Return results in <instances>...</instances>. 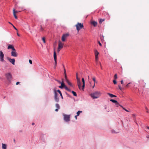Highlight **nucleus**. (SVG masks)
<instances>
[{"mask_svg":"<svg viewBox=\"0 0 149 149\" xmlns=\"http://www.w3.org/2000/svg\"><path fill=\"white\" fill-rule=\"evenodd\" d=\"M110 101L113 103H116V102H117V100L112 99H111Z\"/></svg>","mask_w":149,"mask_h":149,"instance_id":"23","label":"nucleus"},{"mask_svg":"<svg viewBox=\"0 0 149 149\" xmlns=\"http://www.w3.org/2000/svg\"><path fill=\"white\" fill-rule=\"evenodd\" d=\"M63 44L60 41H58V48L61 49L63 47Z\"/></svg>","mask_w":149,"mask_h":149,"instance_id":"12","label":"nucleus"},{"mask_svg":"<svg viewBox=\"0 0 149 149\" xmlns=\"http://www.w3.org/2000/svg\"><path fill=\"white\" fill-rule=\"evenodd\" d=\"M107 94L108 95L111 97L113 98V97H116V96L115 95H114L112 94L108 93Z\"/></svg>","mask_w":149,"mask_h":149,"instance_id":"15","label":"nucleus"},{"mask_svg":"<svg viewBox=\"0 0 149 149\" xmlns=\"http://www.w3.org/2000/svg\"><path fill=\"white\" fill-rule=\"evenodd\" d=\"M70 115L65 114L64 115V120L66 122L69 121L70 120Z\"/></svg>","mask_w":149,"mask_h":149,"instance_id":"6","label":"nucleus"},{"mask_svg":"<svg viewBox=\"0 0 149 149\" xmlns=\"http://www.w3.org/2000/svg\"><path fill=\"white\" fill-rule=\"evenodd\" d=\"M119 132H116L114 130H112L111 131V133H118Z\"/></svg>","mask_w":149,"mask_h":149,"instance_id":"29","label":"nucleus"},{"mask_svg":"<svg viewBox=\"0 0 149 149\" xmlns=\"http://www.w3.org/2000/svg\"><path fill=\"white\" fill-rule=\"evenodd\" d=\"M18 11H16V13H18Z\"/></svg>","mask_w":149,"mask_h":149,"instance_id":"63","label":"nucleus"},{"mask_svg":"<svg viewBox=\"0 0 149 149\" xmlns=\"http://www.w3.org/2000/svg\"><path fill=\"white\" fill-rule=\"evenodd\" d=\"M77 116H77V115H76V116H75V119H77Z\"/></svg>","mask_w":149,"mask_h":149,"instance_id":"54","label":"nucleus"},{"mask_svg":"<svg viewBox=\"0 0 149 149\" xmlns=\"http://www.w3.org/2000/svg\"><path fill=\"white\" fill-rule=\"evenodd\" d=\"M97 24V23L96 22L94 21V26H95Z\"/></svg>","mask_w":149,"mask_h":149,"instance_id":"32","label":"nucleus"},{"mask_svg":"<svg viewBox=\"0 0 149 149\" xmlns=\"http://www.w3.org/2000/svg\"><path fill=\"white\" fill-rule=\"evenodd\" d=\"M146 109L147 110L146 112L148 113H149V111L148 110V108L146 107H145Z\"/></svg>","mask_w":149,"mask_h":149,"instance_id":"39","label":"nucleus"},{"mask_svg":"<svg viewBox=\"0 0 149 149\" xmlns=\"http://www.w3.org/2000/svg\"><path fill=\"white\" fill-rule=\"evenodd\" d=\"M75 26L76 27V29L78 32H79V31L81 29H84V28L83 24H81L79 22L77 23V24L75 25Z\"/></svg>","mask_w":149,"mask_h":149,"instance_id":"1","label":"nucleus"},{"mask_svg":"<svg viewBox=\"0 0 149 149\" xmlns=\"http://www.w3.org/2000/svg\"><path fill=\"white\" fill-rule=\"evenodd\" d=\"M114 78L115 79H117V74H115L114 76Z\"/></svg>","mask_w":149,"mask_h":149,"instance_id":"35","label":"nucleus"},{"mask_svg":"<svg viewBox=\"0 0 149 149\" xmlns=\"http://www.w3.org/2000/svg\"><path fill=\"white\" fill-rule=\"evenodd\" d=\"M99 52H98V51L96 50L95 51V61L97 64H100L101 65V63L100 62H99L98 61V55L99 54Z\"/></svg>","mask_w":149,"mask_h":149,"instance_id":"2","label":"nucleus"},{"mask_svg":"<svg viewBox=\"0 0 149 149\" xmlns=\"http://www.w3.org/2000/svg\"><path fill=\"white\" fill-rule=\"evenodd\" d=\"M120 106L121 108H122L123 109H124V108L121 105H120L119 106Z\"/></svg>","mask_w":149,"mask_h":149,"instance_id":"50","label":"nucleus"},{"mask_svg":"<svg viewBox=\"0 0 149 149\" xmlns=\"http://www.w3.org/2000/svg\"><path fill=\"white\" fill-rule=\"evenodd\" d=\"M54 97L55 101L56 102H58L59 101V98L57 97V96L55 97Z\"/></svg>","mask_w":149,"mask_h":149,"instance_id":"22","label":"nucleus"},{"mask_svg":"<svg viewBox=\"0 0 149 149\" xmlns=\"http://www.w3.org/2000/svg\"><path fill=\"white\" fill-rule=\"evenodd\" d=\"M63 68H64V74H66V71L65 69L64 68V66H63Z\"/></svg>","mask_w":149,"mask_h":149,"instance_id":"38","label":"nucleus"},{"mask_svg":"<svg viewBox=\"0 0 149 149\" xmlns=\"http://www.w3.org/2000/svg\"><path fill=\"white\" fill-rule=\"evenodd\" d=\"M40 31H42L44 30L42 28L41 25L40 26Z\"/></svg>","mask_w":149,"mask_h":149,"instance_id":"36","label":"nucleus"},{"mask_svg":"<svg viewBox=\"0 0 149 149\" xmlns=\"http://www.w3.org/2000/svg\"><path fill=\"white\" fill-rule=\"evenodd\" d=\"M120 82H121V84H123V80H121Z\"/></svg>","mask_w":149,"mask_h":149,"instance_id":"52","label":"nucleus"},{"mask_svg":"<svg viewBox=\"0 0 149 149\" xmlns=\"http://www.w3.org/2000/svg\"><path fill=\"white\" fill-rule=\"evenodd\" d=\"M9 23L10 24H11L12 26H13V25L12 24H11L10 22H9Z\"/></svg>","mask_w":149,"mask_h":149,"instance_id":"56","label":"nucleus"},{"mask_svg":"<svg viewBox=\"0 0 149 149\" xmlns=\"http://www.w3.org/2000/svg\"><path fill=\"white\" fill-rule=\"evenodd\" d=\"M113 82L114 84H117V81L115 80H113Z\"/></svg>","mask_w":149,"mask_h":149,"instance_id":"37","label":"nucleus"},{"mask_svg":"<svg viewBox=\"0 0 149 149\" xmlns=\"http://www.w3.org/2000/svg\"><path fill=\"white\" fill-rule=\"evenodd\" d=\"M13 140H14V142H15V140L14 139Z\"/></svg>","mask_w":149,"mask_h":149,"instance_id":"61","label":"nucleus"},{"mask_svg":"<svg viewBox=\"0 0 149 149\" xmlns=\"http://www.w3.org/2000/svg\"><path fill=\"white\" fill-rule=\"evenodd\" d=\"M64 88L67 91H70V89L68 88L65 85Z\"/></svg>","mask_w":149,"mask_h":149,"instance_id":"24","label":"nucleus"},{"mask_svg":"<svg viewBox=\"0 0 149 149\" xmlns=\"http://www.w3.org/2000/svg\"><path fill=\"white\" fill-rule=\"evenodd\" d=\"M91 24L92 25H93V20H91Z\"/></svg>","mask_w":149,"mask_h":149,"instance_id":"44","label":"nucleus"},{"mask_svg":"<svg viewBox=\"0 0 149 149\" xmlns=\"http://www.w3.org/2000/svg\"><path fill=\"white\" fill-rule=\"evenodd\" d=\"M61 49L58 48V49H57V52H59Z\"/></svg>","mask_w":149,"mask_h":149,"instance_id":"42","label":"nucleus"},{"mask_svg":"<svg viewBox=\"0 0 149 149\" xmlns=\"http://www.w3.org/2000/svg\"><path fill=\"white\" fill-rule=\"evenodd\" d=\"M118 87L120 90H122V88L121 87V86L120 85H118Z\"/></svg>","mask_w":149,"mask_h":149,"instance_id":"41","label":"nucleus"},{"mask_svg":"<svg viewBox=\"0 0 149 149\" xmlns=\"http://www.w3.org/2000/svg\"><path fill=\"white\" fill-rule=\"evenodd\" d=\"M55 106L57 108V109H60V106L58 104H56L55 105Z\"/></svg>","mask_w":149,"mask_h":149,"instance_id":"30","label":"nucleus"},{"mask_svg":"<svg viewBox=\"0 0 149 149\" xmlns=\"http://www.w3.org/2000/svg\"><path fill=\"white\" fill-rule=\"evenodd\" d=\"M94 88L95 87V83H96L97 82V81L95 80V79L94 77Z\"/></svg>","mask_w":149,"mask_h":149,"instance_id":"31","label":"nucleus"},{"mask_svg":"<svg viewBox=\"0 0 149 149\" xmlns=\"http://www.w3.org/2000/svg\"><path fill=\"white\" fill-rule=\"evenodd\" d=\"M42 40L44 42V43H45V37H43L42 38Z\"/></svg>","mask_w":149,"mask_h":149,"instance_id":"34","label":"nucleus"},{"mask_svg":"<svg viewBox=\"0 0 149 149\" xmlns=\"http://www.w3.org/2000/svg\"><path fill=\"white\" fill-rule=\"evenodd\" d=\"M32 125H34V123H32Z\"/></svg>","mask_w":149,"mask_h":149,"instance_id":"59","label":"nucleus"},{"mask_svg":"<svg viewBox=\"0 0 149 149\" xmlns=\"http://www.w3.org/2000/svg\"><path fill=\"white\" fill-rule=\"evenodd\" d=\"M61 84V86H59L58 87L59 88H64L65 85V84H64V83L63 82H62Z\"/></svg>","mask_w":149,"mask_h":149,"instance_id":"16","label":"nucleus"},{"mask_svg":"<svg viewBox=\"0 0 149 149\" xmlns=\"http://www.w3.org/2000/svg\"><path fill=\"white\" fill-rule=\"evenodd\" d=\"M66 81L69 85H70V86H72V84L68 80V79H66Z\"/></svg>","mask_w":149,"mask_h":149,"instance_id":"25","label":"nucleus"},{"mask_svg":"<svg viewBox=\"0 0 149 149\" xmlns=\"http://www.w3.org/2000/svg\"><path fill=\"white\" fill-rule=\"evenodd\" d=\"M8 49H11L13 51H16L15 49L14 48L13 45H8Z\"/></svg>","mask_w":149,"mask_h":149,"instance_id":"13","label":"nucleus"},{"mask_svg":"<svg viewBox=\"0 0 149 149\" xmlns=\"http://www.w3.org/2000/svg\"><path fill=\"white\" fill-rule=\"evenodd\" d=\"M6 77L9 81L12 79V76L10 73H8L6 74Z\"/></svg>","mask_w":149,"mask_h":149,"instance_id":"10","label":"nucleus"},{"mask_svg":"<svg viewBox=\"0 0 149 149\" xmlns=\"http://www.w3.org/2000/svg\"><path fill=\"white\" fill-rule=\"evenodd\" d=\"M76 78L77 80V83L78 88L79 89H81V84L80 81V80L79 78L78 77V74H76Z\"/></svg>","mask_w":149,"mask_h":149,"instance_id":"3","label":"nucleus"},{"mask_svg":"<svg viewBox=\"0 0 149 149\" xmlns=\"http://www.w3.org/2000/svg\"><path fill=\"white\" fill-rule=\"evenodd\" d=\"M100 37L102 41H104V37L103 35L101 34H100Z\"/></svg>","mask_w":149,"mask_h":149,"instance_id":"20","label":"nucleus"},{"mask_svg":"<svg viewBox=\"0 0 149 149\" xmlns=\"http://www.w3.org/2000/svg\"><path fill=\"white\" fill-rule=\"evenodd\" d=\"M82 111H78L77 113V116H78L79 115L80 113H82Z\"/></svg>","mask_w":149,"mask_h":149,"instance_id":"26","label":"nucleus"},{"mask_svg":"<svg viewBox=\"0 0 149 149\" xmlns=\"http://www.w3.org/2000/svg\"><path fill=\"white\" fill-rule=\"evenodd\" d=\"M67 95H68V97H70V96L69 95H68V94H67Z\"/></svg>","mask_w":149,"mask_h":149,"instance_id":"58","label":"nucleus"},{"mask_svg":"<svg viewBox=\"0 0 149 149\" xmlns=\"http://www.w3.org/2000/svg\"><path fill=\"white\" fill-rule=\"evenodd\" d=\"M130 84V83H129L128 84L126 85V87H128V85L129 84Z\"/></svg>","mask_w":149,"mask_h":149,"instance_id":"53","label":"nucleus"},{"mask_svg":"<svg viewBox=\"0 0 149 149\" xmlns=\"http://www.w3.org/2000/svg\"><path fill=\"white\" fill-rule=\"evenodd\" d=\"M54 59L55 61V66L54 67V68L55 69L56 68V64H57V58H56V52L55 51H54Z\"/></svg>","mask_w":149,"mask_h":149,"instance_id":"8","label":"nucleus"},{"mask_svg":"<svg viewBox=\"0 0 149 149\" xmlns=\"http://www.w3.org/2000/svg\"><path fill=\"white\" fill-rule=\"evenodd\" d=\"M101 95V93L100 92L96 91L94 92V99L100 97Z\"/></svg>","mask_w":149,"mask_h":149,"instance_id":"4","label":"nucleus"},{"mask_svg":"<svg viewBox=\"0 0 149 149\" xmlns=\"http://www.w3.org/2000/svg\"><path fill=\"white\" fill-rule=\"evenodd\" d=\"M7 59L9 61L12 63L13 65H14L15 64V60L14 58L11 59L9 57H7Z\"/></svg>","mask_w":149,"mask_h":149,"instance_id":"9","label":"nucleus"},{"mask_svg":"<svg viewBox=\"0 0 149 149\" xmlns=\"http://www.w3.org/2000/svg\"><path fill=\"white\" fill-rule=\"evenodd\" d=\"M56 81H58L59 83L61 84V81H59V80H56Z\"/></svg>","mask_w":149,"mask_h":149,"instance_id":"51","label":"nucleus"},{"mask_svg":"<svg viewBox=\"0 0 149 149\" xmlns=\"http://www.w3.org/2000/svg\"><path fill=\"white\" fill-rule=\"evenodd\" d=\"M15 13H16V11H15V9H13V15H14L15 18L16 19H17V16L16 15Z\"/></svg>","mask_w":149,"mask_h":149,"instance_id":"17","label":"nucleus"},{"mask_svg":"<svg viewBox=\"0 0 149 149\" xmlns=\"http://www.w3.org/2000/svg\"><path fill=\"white\" fill-rule=\"evenodd\" d=\"M69 35L68 33H66L64 34L63 35L62 38L61 40L63 42H65V39L69 36Z\"/></svg>","mask_w":149,"mask_h":149,"instance_id":"5","label":"nucleus"},{"mask_svg":"<svg viewBox=\"0 0 149 149\" xmlns=\"http://www.w3.org/2000/svg\"><path fill=\"white\" fill-rule=\"evenodd\" d=\"M104 19H100L99 21V23L101 24L102 22H103L104 21Z\"/></svg>","mask_w":149,"mask_h":149,"instance_id":"28","label":"nucleus"},{"mask_svg":"<svg viewBox=\"0 0 149 149\" xmlns=\"http://www.w3.org/2000/svg\"><path fill=\"white\" fill-rule=\"evenodd\" d=\"M13 28H14V29H15L17 31V29H16V28L15 27V26L13 25Z\"/></svg>","mask_w":149,"mask_h":149,"instance_id":"48","label":"nucleus"},{"mask_svg":"<svg viewBox=\"0 0 149 149\" xmlns=\"http://www.w3.org/2000/svg\"><path fill=\"white\" fill-rule=\"evenodd\" d=\"M72 93L73 94V95L75 96H77V94L74 91H72Z\"/></svg>","mask_w":149,"mask_h":149,"instance_id":"27","label":"nucleus"},{"mask_svg":"<svg viewBox=\"0 0 149 149\" xmlns=\"http://www.w3.org/2000/svg\"><path fill=\"white\" fill-rule=\"evenodd\" d=\"M11 56L16 57L18 56V54L16 52V51H13L11 52Z\"/></svg>","mask_w":149,"mask_h":149,"instance_id":"11","label":"nucleus"},{"mask_svg":"<svg viewBox=\"0 0 149 149\" xmlns=\"http://www.w3.org/2000/svg\"><path fill=\"white\" fill-rule=\"evenodd\" d=\"M146 137H147V138H149V136H148H148H147Z\"/></svg>","mask_w":149,"mask_h":149,"instance_id":"62","label":"nucleus"},{"mask_svg":"<svg viewBox=\"0 0 149 149\" xmlns=\"http://www.w3.org/2000/svg\"><path fill=\"white\" fill-rule=\"evenodd\" d=\"M58 109H55V111H58Z\"/></svg>","mask_w":149,"mask_h":149,"instance_id":"55","label":"nucleus"},{"mask_svg":"<svg viewBox=\"0 0 149 149\" xmlns=\"http://www.w3.org/2000/svg\"><path fill=\"white\" fill-rule=\"evenodd\" d=\"M100 46H102V44L100 42V41H99L98 42Z\"/></svg>","mask_w":149,"mask_h":149,"instance_id":"46","label":"nucleus"},{"mask_svg":"<svg viewBox=\"0 0 149 149\" xmlns=\"http://www.w3.org/2000/svg\"><path fill=\"white\" fill-rule=\"evenodd\" d=\"M7 146L5 144L2 143V148L3 149H6Z\"/></svg>","mask_w":149,"mask_h":149,"instance_id":"19","label":"nucleus"},{"mask_svg":"<svg viewBox=\"0 0 149 149\" xmlns=\"http://www.w3.org/2000/svg\"><path fill=\"white\" fill-rule=\"evenodd\" d=\"M124 109V110H125V111H127V112H129V111L128 110H127V109H125V108H124V109Z\"/></svg>","mask_w":149,"mask_h":149,"instance_id":"47","label":"nucleus"},{"mask_svg":"<svg viewBox=\"0 0 149 149\" xmlns=\"http://www.w3.org/2000/svg\"><path fill=\"white\" fill-rule=\"evenodd\" d=\"M90 95L93 98V94L91 93Z\"/></svg>","mask_w":149,"mask_h":149,"instance_id":"45","label":"nucleus"},{"mask_svg":"<svg viewBox=\"0 0 149 149\" xmlns=\"http://www.w3.org/2000/svg\"><path fill=\"white\" fill-rule=\"evenodd\" d=\"M20 83V82H17L16 83V85H18Z\"/></svg>","mask_w":149,"mask_h":149,"instance_id":"49","label":"nucleus"},{"mask_svg":"<svg viewBox=\"0 0 149 149\" xmlns=\"http://www.w3.org/2000/svg\"><path fill=\"white\" fill-rule=\"evenodd\" d=\"M115 104L116 106L117 107H118L120 105V104L118 102H116V103H115Z\"/></svg>","mask_w":149,"mask_h":149,"instance_id":"33","label":"nucleus"},{"mask_svg":"<svg viewBox=\"0 0 149 149\" xmlns=\"http://www.w3.org/2000/svg\"><path fill=\"white\" fill-rule=\"evenodd\" d=\"M57 91L60 94V96H61V98L63 99V96L62 95V94L61 93V91L59 90H58Z\"/></svg>","mask_w":149,"mask_h":149,"instance_id":"21","label":"nucleus"},{"mask_svg":"<svg viewBox=\"0 0 149 149\" xmlns=\"http://www.w3.org/2000/svg\"><path fill=\"white\" fill-rule=\"evenodd\" d=\"M54 97L57 96V93L56 92L55 88H54Z\"/></svg>","mask_w":149,"mask_h":149,"instance_id":"18","label":"nucleus"},{"mask_svg":"<svg viewBox=\"0 0 149 149\" xmlns=\"http://www.w3.org/2000/svg\"><path fill=\"white\" fill-rule=\"evenodd\" d=\"M65 74V79L66 80L67 79V77L66 75V74Z\"/></svg>","mask_w":149,"mask_h":149,"instance_id":"43","label":"nucleus"},{"mask_svg":"<svg viewBox=\"0 0 149 149\" xmlns=\"http://www.w3.org/2000/svg\"><path fill=\"white\" fill-rule=\"evenodd\" d=\"M17 34L18 36H19V35L18 33H17Z\"/></svg>","mask_w":149,"mask_h":149,"instance_id":"57","label":"nucleus"},{"mask_svg":"<svg viewBox=\"0 0 149 149\" xmlns=\"http://www.w3.org/2000/svg\"><path fill=\"white\" fill-rule=\"evenodd\" d=\"M147 128L149 130V127H147Z\"/></svg>","mask_w":149,"mask_h":149,"instance_id":"60","label":"nucleus"},{"mask_svg":"<svg viewBox=\"0 0 149 149\" xmlns=\"http://www.w3.org/2000/svg\"><path fill=\"white\" fill-rule=\"evenodd\" d=\"M4 55L1 51H0V60L2 62H3L4 61Z\"/></svg>","mask_w":149,"mask_h":149,"instance_id":"7","label":"nucleus"},{"mask_svg":"<svg viewBox=\"0 0 149 149\" xmlns=\"http://www.w3.org/2000/svg\"><path fill=\"white\" fill-rule=\"evenodd\" d=\"M82 81L83 83V85L82 86L81 89L83 91H84V89L85 86V82L84 78H83L82 79Z\"/></svg>","mask_w":149,"mask_h":149,"instance_id":"14","label":"nucleus"},{"mask_svg":"<svg viewBox=\"0 0 149 149\" xmlns=\"http://www.w3.org/2000/svg\"><path fill=\"white\" fill-rule=\"evenodd\" d=\"M29 62L30 64H32V61L31 60L29 59Z\"/></svg>","mask_w":149,"mask_h":149,"instance_id":"40","label":"nucleus"}]
</instances>
